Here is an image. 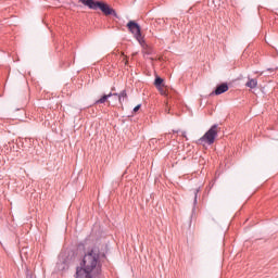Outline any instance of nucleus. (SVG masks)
<instances>
[{
    "label": "nucleus",
    "instance_id": "obj_9",
    "mask_svg": "<svg viewBox=\"0 0 278 278\" xmlns=\"http://www.w3.org/2000/svg\"><path fill=\"white\" fill-rule=\"evenodd\" d=\"M163 84H164V79H163V78H161V77H156V78H155V80H154V86H155L156 88L162 87Z\"/></svg>",
    "mask_w": 278,
    "mask_h": 278
},
{
    "label": "nucleus",
    "instance_id": "obj_8",
    "mask_svg": "<svg viewBox=\"0 0 278 278\" xmlns=\"http://www.w3.org/2000/svg\"><path fill=\"white\" fill-rule=\"evenodd\" d=\"M125 99H127V90H123L118 94V102L121 103V105H123V101H125Z\"/></svg>",
    "mask_w": 278,
    "mask_h": 278
},
{
    "label": "nucleus",
    "instance_id": "obj_12",
    "mask_svg": "<svg viewBox=\"0 0 278 278\" xmlns=\"http://www.w3.org/2000/svg\"><path fill=\"white\" fill-rule=\"evenodd\" d=\"M143 53H144L146 55H151V49L144 50Z\"/></svg>",
    "mask_w": 278,
    "mask_h": 278
},
{
    "label": "nucleus",
    "instance_id": "obj_2",
    "mask_svg": "<svg viewBox=\"0 0 278 278\" xmlns=\"http://www.w3.org/2000/svg\"><path fill=\"white\" fill-rule=\"evenodd\" d=\"M83 5H86L89 8V10H101V12L105 16H115V18H118V14L116 13V10L112 9L108 3L103 1H96V0H78Z\"/></svg>",
    "mask_w": 278,
    "mask_h": 278
},
{
    "label": "nucleus",
    "instance_id": "obj_10",
    "mask_svg": "<svg viewBox=\"0 0 278 278\" xmlns=\"http://www.w3.org/2000/svg\"><path fill=\"white\" fill-rule=\"evenodd\" d=\"M56 266H58L59 270H66V268H68V265L65 262H63V263L59 262L56 264Z\"/></svg>",
    "mask_w": 278,
    "mask_h": 278
},
{
    "label": "nucleus",
    "instance_id": "obj_5",
    "mask_svg": "<svg viewBox=\"0 0 278 278\" xmlns=\"http://www.w3.org/2000/svg\"><path fill=\"white\" fill-rule=\"evenodd\" d=\"M227 90H229V85H227V83H223L216 87L212 94H224V92H227Z\"/></svg>",
    "mask_w": 278,
    "mask_h": 278
},
{
    "label": "nucleus",
    "instance_id": "obj_7",
    "mask_svg": "<svg viewBox=\"0 0 278 278\" xmlns=\"http://www.w3.org/2000/svg\"><path fill=\"white\" fill-rule=\"evenodd\" d=\"M111 97H112V92H110L109 94L102 96L99 100L96 101V105L105 103V101H108Z\"/></svg>",
    "mask_w": 278,
    "mask_h": 278
},
{
    "label": "nucleus",
    "instance_id": "obj_1",
    "mask_svg": "<svg viewBox=\"0 0 278 278\" xmlns=\"http://www.w3.org/2000/svg\"><path fill=\"white\" fill-rule=\"evenodd\" d=\"M102 273L101 252L93 248L83 256L79 266L76 267L75 278H100Z\"/></svg>",
    "mask_w": 278,
    "mask_h": 278
},
{
    "label": "nucleus",
    "instance_id": "obj_13",
    "mask_svg": "<svg viewBox=\"0 0 278 278\" xmlns=\"http://www.w3.org/2000/svg\"><path fill=\"white\" fill-rule=\"evenodd\" d=\"M141 105L138 104L137 106L134 108V112H138V110H140Z\"/></svg>",
    "mask_w": 278,
    "mask_h": 278
},
{
    "label": "nucleus",
    "instance_id": "obj_15",
    "mask_svg": "<svg viewBox=\"0 0 278 278\" xmlns=\"http://www.w3.org/2000/svg\"><path fill=\"white\" fill-rule=\"evenodd\" d=\"M182 137H184V138H187V137H186V131L182 132Z\"/></svg>",
    "mask_w": 278,
    "mask_h": 278
},
{
    "label": "nucleus",
    "instance_id": "obj_3",
    "mask_svg": "<svg viewBox=\"0 0 278 278\" xmlns=\"http://www.w3.org/2000/svg\"><path fill=\"white\" fill-rule=\"evenodd\" d=\"M218 131H220V128L217 124H214L205 134L203 137H201L198 142L199 144H212L215 142L216 137L218 136Z\"/></svg>",
    "mask_w": 278,
    "mask_h": 278
},
{
    "label": "nucleus",
    "instance_id": "obj_11",
    "mask_svg": "<svg viewBox=\"0 0 278 278\" xmlns=\"http://www.w3.org/2000/svg\"><path fill=\"white\" fill-rule=\"evenodd\" d=\"M198 194H199V189H197L194 191V201H193L194 205H197V197H198Z\"/></svg>",
    "mask_w": 278,
    "mask_h": 278
},
{
    "label": "nucleus",
    "instance_id": "obj_17",
    "mask_svg": "<svg viewBox=\"0 0 278 278\" xmlns=\"http://www.w3.org/2000/svg\"><path fill=\"white\" fill-rule=\"evenodd\" d=\"M160 23H162V20H159Z\"/></svg>",
    "mask_w": 278,
    "mask_h": 278
},
{
    "label": "nucleus",
    "instance_id": "obj_14",
    "mask_svg": "<svg viewBox=\"0 0 278 278\" xmlns=\"http://www.w3.org/2000/svg\"><path fill=\"white\" fill-rule=\"evenodd\" d=\"M119 93H112V97H118Z\"/></svg>",
    "mask_w": 278,
    "mask_h": 278
},
{
    "label": "nucleus",
    "instance_id": "obj_4",
    "mask_svg": "<svg viewBox=\"0 0 278 278\" xmlns=\"http://www.w3.org/2000/svg\"><path fill=\"white\" fill-rule=\"evenodd\" d=\"M127 28L129 29V31L134 35V37L136 38V40H138V42L140 45H142V42H144V38L142 37V31L140 28V25L134 21H129L127 23Z\"/></svg>",
    "mask_w": 278,
    "mask_h": 278
},
{
    "label": "nucleus",
    "instance_id": "obj_6",
    "mask_svg": "<svg viewBox=\"0 0 278 278\" xmlns=\"http://www.w3.org/2000/svg\"><path fill=\"white\" fill-rule=\"evenodd\" d=\"M245 86L248 88H257V79L255 78H249V80L247 81Z\"/></svg>",
    "mask_w": 278,
    "mask_h": 278
},
{
    "label": "nucleus",
    "instance_id": "obj_16",
    "mask_svg": "<svg viewBox=\"0 0 278 278\" xmlns=\"http://www.w3.org/2000/svg\"><path fill=\"white\" fill-rule=\"evenodd\" d=\"M116 90L114 87L112 88V91Z\"/></svg>",
    "mask_w": 278,
    "mask_h": 278
}]
</instances>
